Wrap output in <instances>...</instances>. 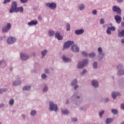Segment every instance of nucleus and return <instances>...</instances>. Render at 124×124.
I'll list each match as a JSON object with an SVG mask.
<instances>
[{"mask_svg": "<svg viewBox=\"0 0 124 124\" xmlns=\"http://www.w3.org/2000/svg\"><path fill=\"white\" fill-rule=\"evenodd\" d=\"M82 95L81 93L76 92L70 98L71 102L74 104L78 105L82 103L83 99L82 98Z\"/></svg>", "mask_w": 124, "mask_h": 124, "instance_id": "1", "label": "nucleus"}, {"mask_svg": "<svg viewBox=\"0 0 124 124\" xmlns=\"http://www.w3.org/2000/svg\"><path fill=\"white\" fill-rule=\"evenodd\" d=\"M17 4L16 1H14L13 2H12V7L9 11L10 13L12 14L14 12H15L16 13L18 12H20L21 13H23L24 11V9L23 7H18L17 8Z\"/></svg>", "mask_w": 124, "mask_h": 124, "instance_id": "2", "label": "nucleus"}, {"mask_svg": "<svg viewBox=\"0 0 124 124\" xmlns=\"http://www.w3.org/2000/svg\"><path fill=\"white\" fill-rule=\"evenodd\" d=\"M98 60L99 61H102L105 57V54L103 52L102 48L101 47H98Z\"/></svg>", "mask_w": 124, "mask_h": 124, "instance_id": "3", "label": "nucleus"}, {"mask_svg": "<svg viewBox=\"0 0 124 124\" xmlns=\"http://www.w3.org/2000/svg\"><path fill=\"white\" fill-rule=\"evenodd\" d=\"M49 110L51 111H57L58 110V106L56 104H54L53 102H50L49 103Z\"/></svg>", "mask_w": 124, "mask_h": 124, "instance_id": "4", "label": "nucleus"}, {"mask_svg": "<svg viewBox=\"0 0 124 124\" xmlns=\"http://www.w3.org/2000/svg\"><path fill=\"white\" fill-rule=\"evenodd\" d=\"M74 44V42L73 41H68L65 42L64 44V46L62 48V50L68 49L70 46Z\"/></svg>", "mask_w": 124, "mask_h": 124, "instance_id": "5", "label": "nucleus"}, {"mask_svg": "<svg viewBox=\"0 0 124 124\" xmlns=\"http://www.w3.org/2000/svg\"><path fill=\"white\" fill-rule=\"evenodd\" d=\"M78 82V81L77 79H74L71 82V84H70L71 86L72 87L74 86V89L75 91H76L77 89L79 87V86L78 85H77Z\"/></svg>", "mask_w": 124, "mask_h": 124, "instance_id": "6", "label": "nucleus"}, {"mask_svg": "<svg viewBox=\"0 0 124 124\" xmlns=\"http://www.w3.org/2000/svg\"><path fill=\"white\" fill-rule=\"evenodd\" d=\"M112 11H113V12H116L118 15H121L122 14V10L121 8L118 7V6H113L112 7Z\"/></svg>", "mask_w": 124, "mask_h": 124, "instance_id": "7", "label": "nucleus"}, {"mask_svg": "<svg viewBox=\"0 0 124 124\" xmlns=\"http://www.w3.org/2000/svg\"><path fill=\"white\" fill-rule=\"evenodd\" d=\"M20 59L23 61H26L30 58V56L27 54L21 53L20 54Z\"/></svg>", "mask_w": 124, "mask_h": 124, "instance_id": "8", "label": "nucleus"}, {"mask_svg": "<svg viewBox=\"0 0 124 124\" xmlns=\"http://www.w3.org/2000/svg\"><path fill=\"white\" fill-rule=\"evenodd\" d=\"M46 6L52 10H55L57 7V5L55 3H46Z\"/></svg>", "mask_w": 124, "mask_h": 124, "instance_id": "9", "label": "nucleus"}, {"mask_svg": "<svg viewBox=\"0 0 124 124\" xmlns=\"http://www.w3.org/2000/svg\"><path fill=\"white\" fill-rule=\"evenodd\" d=\"M92 85L95 88H97L99 87V82L95 79L93 80L92 81Z\"/></svg>", "mask_w": 124, "mask_h": 124, "instance_id": "10", "label": "nucleus"}, {"mask_svg": "<svg viewBox=\"0 0 124 124\" xmlns=\"http://www.w3.org/2000/svg\"><path fill=\"white\" fill-rule=\"evenodd\" d=\"M16 38L12 36L8 38L7 40V42L9 44H12L15 42H16Z\"/></svg>", "mask_w": 124, "mask_h": 124, "instance_id": "11", "label": "nucleus"}, {"mask_svg": "<svg viewBox=\"0 0 124 124\" xmlns=\"http://www.w3.org/2000/svg\"><path fill=\"white\" fill-rule=\"evenodd\" d=\"M114 20H115V22H116V23L119 24L121 23L122 18L121 16L116 15L114 16Z\"/></svg>", "mask_w": 124, "mask_h": 124, "instance_id": "12", "label": "nucleus"}, {"mask_svg": "<svg viewBox=\"0 0 124 124\" xmlns=\"http://www.w3.org/2000/svg\"><path fill=\"white\" fill-rule=\"evenodd\" d=\"M117 96H122V94L119 92L113 91L111 93V97L113 99H115Z\"/></svg>", "mask_w": 124, "mask_h": 124, "instance_id": "13", "label": "nucleus"}, {"mask_svg": "<svg viewBox=\"0 0 124 124\" xmlns=\"http://www.w3.org/2000/svg\"><path fill=\"white\" fill-rule=\"evenodd\" d=\"M72 50L76 53H78L79 51V47L76 45H73L71 47Z\"/></svg>", "mask_w": 124, "mask_h": 124, "instance_id": "14", "label": "nucleus"}, {"mask_svg": "<svg viewBox=\"0 0 124 124\" xmlns=\"http://www.w3.org/2000/svg\"><path fill=\"white\" fill-rule=\"evenodd\" d=\"M62 59L63 61V62H64L66 63H67L69 62H72L71 59L66 57L65 55L62 56Z\"/></svg>", "mask_w": 124, "mask_h": 124, "instance_id": "15", "label": "nucleus"}, {"mask_svg": "<svg viewBox=\"0 0 124 124\" xmlns=\"http://www.w3.org/2000/svg\"><path fill=\"white\" fill-rule=\"evenodd\" d=\"M55 38H57L59 41L62 40L63 39V36L60 35V33L57 31L55 33Z\"/></svg>", "mask_w": 124, "mask_h": 124, "instance_id": "16", "label": "nucleus"}, {"mask_svg": "<svg viewBox=\"0 0 124 124\" xmlns=\"http://www.w3.org/2000/svg\"><path fill=\"white\" fill-rule=\"evenodd\" d=\"M84 32V30L83 29L77 30L75 31V33L76 35H79L82 34Z\"/></svg>", "mask_w": 124, "mask_h": 124, "instance_id": "17", "label": "nucleus"}, {"mask_svg": "<svg viewBox=\"0 0 124 124\" xmlns=\"http://www.w3.org/2000/svg\"><path fill=\"white\" fill-rule=\"evenodd\" d=\"M21 83V81L20 80H15L13 82V85L15 86H18L20 85Z\"/></svg>", "mask_w": 124, "mask_h": 124, "instance_id": "18", "label": "nucleus"}, {"mask_svg": "<svg viewBox=\"0 0 124 124\" xmlns=\"http://www.w3.org/2000/svg\"><path fill=\"white\" fill-rule=\"evenodd\" d=\"M38 24V21L37 20H32L30 22L28 23V25L31 26L32 25H36Z\"/></svg>", "mask_w": 124, "mask_h": 124, "instance_id": "19", "label": "nucleus"}, {"mask_svg": "<svg viewBox=\"0 0 124 124\" xmlns=\"http://www.w3.org/2000/svg\"><path fill=\"white\" fill-rule=\"evenodd\" d=\"M118 36L119 38L124 37V30L118 31Z\"/></svg>", "mask_w": 124, "mask_h": 124, "instance_id": "20", "label": "nucleus"}, {"mask_svg": "<svg viewBox=\"0 0 124 124\" xmlns=\"http://www.w3.org/2000/svg\"><path fill=\"white\" fill-rule=\"evenodd\" d=\"M124 75V69L119 70L117 72V76H122Z\"/></svg>", "mask_w": 124, "mask_h": 124, "instance_id": "21", "label": "nucleus"}, {"mask_svg": "<svg viewBox=\"0 0 124 124\" xmlns=\"http://www.w3.org/2000/svg\"><path fill=\"white\" fill-rule=\"evenodd\" d=\"M47 49H45L43 50L41 52V55H42V59L44 58L46 55L47 54Z\"/></svg>", "mask_w": 124, "mask_h": 124, "instance_id": "22", "label": "nucleus"}, {"mask_svg": "<svg viewBox=\"0 0 124 124\" xmlns=\"http://www.w3.org/2000/svg\"><path fill=\"white\" fill-rule=\"evenodd\" d=\"M31 86L30 85H27L24 86L23 88V90L25 91H29L31 90Z\"/></svg>", "mask_w": 124, "mask_h": 124, "instance_id": "23", "label": "nucleus"}, {"mask_svg": "<svg viewBox=\"0 0 124 124\" xmlns=\"http://www.w3.org/2000/svg\"><path fill=\"white\" fill-rule=\"evenodd\" d=\"M61 111L63 115H67L69 114V111L68 109H62Z\"/></svg>", "mask_w": 124, "mask_h": 124, "instance_id": "24", "label": "nucleus"}, {"mask_svg": "<svg viewBox=\"0 0 124 124\" xmlns=\"http://www.w3.org/2000/svg\"><path fill=\"white\" fill-rule=\"evenodd\" d=\"M84 66H85L82 63V62H79L77 65V67L78 69H82L84 68Z\"/></svg>", "mask_w": 124, "mask_h": 124, "instance_id": "25", "label": "nucleus"}, {"mask_svg": "<svg viewBox=\"0 0 124 124\" xmlns=\"http://www.w3.org/2000/svg\"><path fill=\"white\" fill-rule=\"evenodd\" d=\"M78 8L79 10L82 11L85 9V6L83 4H79Z\"/></svg>", "mask_w": 124, "mask_h": 124, "instance_id": "26", "label": "nucleus"}, {"mask_svg": "<svg viewBox=\"0 0 124 124\" xmlns=\"http://www.w3.org/2000/svg\"><path fill=\"white\" fill-rule=\"evenodd\" d=\"M113 122V119L112 118H107L106 120V124H109Z\"/></svg>", "mask_w": 124, "mask_h": 124, "instance_id": "27", "label": "nucleus"}, {"mask_svg": "<svg viewBox=\"0 0 124 124\" xmlns=\"http://www.w3.org/2000/svg\"><path fill=\"white\" fill-rule=\"evenodd\" d=\"M89 56L90 58H91L92 59H94L96 56V55L95 53L93 52V53L89 54Z\"/></svg>", "mask_w": 124, "mask_h": 124, "instance_id": "28", "label": "nucleus"}, {"mask_svg": "<svg viewBox=\"0 0 124 124\" xmlns=\"http://www.w3.org/2000/svg\"><path fill=\"white\" fill-rule=\"evenodd\" d=\"M111 113L113 114V115H117L118 114V110L117 109H111Z\"/></svg>", "mask_w": 124, "mask_h": 124, "instance_id": "29", "label": "nucleus"}, {"mask_svg": "<svg viewBox=\"0 0 124 124\" xmlns=\"http://www.w3.org/2000/svg\"><path fill=\"white\" fill-rule=\"evenodd\" d=\"M82 62L83 65L86 66V65H87V64L89 62V61L87 59H84L83 60L82 62Z\"/></svg>", "mask_w": 124, "mask_h": 124, "instance_id": "30", "label": "nucleus"}, {"mask_svg": "<svg viewBox=\"0 0 124 124\" xmlns=\"http://www.w3.org/2000/svg\"><path fill=\"white\" fill-rule=\"evenodd\" d=\"M9 30H10L8 29L7 28H6V27H4L2 29V32L4 33H6V32H7Z\"/></svg>", "mask_w": 124, "mask_h": 124, "instance_id": "31", "label": "nucleus"}, {"mask_svg": "<svg viewBox=\"0 0 124 124\" xmlns=\"http://www.w3.org/2000/svg\"><path fill=\"white\" fill-rule=\"evenodd\" d=\"M54 31L50 30L48 31V35L49 37H52L54 35Z\"/></svg>", "mask_w": 124, "mask_h": 124, "instance_id": "32", "label": "nucleus"}, {"mask_svg": "<svg viewBox=\"0 0 124 124\" xmlns=\"http://www.w3.org/2000/svg\"><path fill=\"white\" fill-rule=\"evenodd\" d=\"M124 68V65L122 63H119L118 66H117V70H122Z\"/></svg>", "mask_w": 124, "mask_h": 124, "instance_id": "33", "label": "nucleus"}, {"mask_svg": "<svg viewBox=\"0 0 124 124\" xmlns=\"http://www.w3.org/2000/svg\"><path fill=\"white\" fill-rule=\"evenodd\" d=\"M48 90V87L47 85H45L44 89L42 90V92L44 93L47 92Z\"/></svg>", "mask_w": 124, "mask_h": 124, "instance_id": "34", "label": "nucleus"}, {"mask_svg": "<svg viewBox=\"0 0 124 124\" xmlns=\"http://www.w3.org/2000/svg\"><path fill=\"white\" fill-rule=\"evenodd\" d=\"M8 89L7 88H0V94H2L4 92L7 91Z\"/></svg>", "mask_w": 124, "mask_h": 124, "instance_id": "35", "label": "nucleus"}, {"mask_svg": "<svg viewBox=\"0 0 124 124\" xmlns=\"http://www.w3.org/2000/svg\"><path fill=\"white\" fill-rule=\"evenodd\" d=\"M82 54L84 57L88 58L89 54L86 51H82Z\"/></svg>", "mask_w": 124, "mask_h": 124, "instance_id": "36", "label": "nucleus"}, {"mask_svg": "<svg viewBox=\"0 0 124 124\" xmlns=\"http://www.w3.org/2000/svg\"><path fill=\"white\" fill-rule=\"evenodd\" d=\"M37 113V111L35 110H32L31 112V115L32 116H34Z\"/></svg>", "mask_w": 124, "mask_h": 124, "instance_id": "37", "label": "nucleus"}, {"mask_svg": "<svg viewBox=\"0 0 124 124\" xmlns=\"http://www.w3.org/2000/svg\"><path fill=\"white\" fill-rule=\"evenodd\" d=\"M109 102V98L108 97H106L104 98V103H108Z\"/></svg>", "mask_w": 124, "mask_h": 124, "instance_id": "38", "label": "nucleus"}, {"mask_svg": "<svg viewBox=\"0 0 124 124\" xmlns=\"http://www.w3.org/2000/svg\"><path fill=\"white\" fill-rule=\"evenodd\" d=\"M93 67L94 69H97L98 68L97 62H93Z\"/></svg>", "mask_w": 124, "mask_h": 124, "instance_id": "39", "label": "nucleus"}, {"mask_svg": "<svg viewBox=\"0 0 124 124\" xmlns=\"http://www.w3.org/2000/svg\"><path fill=\"white\" fill-rule=\"evenodd\" d=\"M41 78L42 79L45 80L47 78V76L46 74H42L41 75Z\"/></svg>", "mask_w": 124, "mask_h": 124, "instance_id": "40", "label": "nucleus"}, {"mask_svg": "<svg viewBox=\"0 0 124 124\" xmlns=\"http://www.w3.org/2000/svg\"><path fill=\"white\" fill-rule=\"evenodd\" d=\"M44 73H45V74H46L49 75L50 72L48 68H46L44 70Z\"/></svg>", "mask_w": 124, "mask_h": 124, "instance_id": "41", "label": "nucleus"}, {"mask_svg": "<svg viewBox=\"0 0 124 124\" xmlns=\"http://www.w3.org/2000/svg\"><path fill=\"white\" fill-rule=\"evenodd\" d=\"M105 111L104 110H102L100 112H99V116L100 117L102 118V115L104 114Z\"/></svg>", "mask_w": 124, "mask_h": 124, "instance_id": "42", "label": "nucleus"}, {"mask_svg": "<svg viewBox=\"0 0 124 124\" xmlns=\"http://www.w3.org/2000/svg\"><path fill=\"white\" fill-rule=\"evenodd\" d=\"M5 27H6L7 29H8L10 30L11 28V24L10 23H7Z\"/></svg>", "mask_w": 124, "mask_h": 124, "instance_id": "43", "label": "nucleus"}, {"mask_svg": "<svg viewBox=\"0 0 124 124\" xmlns=\"http://www.w3.org/2000/svg\"><path fill=\"white\" fill-rule=\"evenodd\" d=\"M14 102H15L14 100L13 99H11L10 100L9 103V105H10L12 106V105H14Z\"/></svg>", "mask_w": 124, "mask_h": 124, "instance_id": "44", "label": "nucleus"}, {"mask_svg": "<svg viewBox=\"0 0 124 124\" xmlns=\"http://www.w3.org/2000/svg\"><path fill=\"white\" fill-rule=\"evenodd\" d=\"M66 31H70V25L69 23H67L66 24Z\"/></svg>", "mask_w": 124, "mask_h": 124, "instance_id": "45", "label": "nucleus"}, {"mask_svg": "<svg viewBox=\"0 0 124 124\" xmlns=\"http://www.w3.org/2000/svg\"><path fill=\"white\" fill-rule=\"evenodd\" d=\"M107 33L108 35H110L111 34V30L109 29V28H108V29H107Z\"/></svg>", "mask_w": 124, "mask_h": 124, "instance_id": "46", "label": "nucleus"}, {"mask_svg": "<svg viewBox=\"0 0 124 124\" xmlns=\"http://www.w3.org/2000/svg\"><path fill=\"white\" fill-rule=\"evenodd\" d=\"M11 1V0H4L3 2V3L4 4H6L7 3H10Z\"/></svg>", "mask_w": 124, "mask_h": 124, "instance_id": "47", "label": "nucleus"}, {"mask_svg": "<svg viewBox=\"0 0 124 124\" xmlns=\"http://www.w3.org/2000/svg\"><path fill=\"white\" fill-rule=\"evenodd\" d=\"M87 72V71L86 69H84L83 71L81 72V75H84Z\"/></svg>", "mask_w": 124, "mask_h": 124, "instance_id": "48", "label": "nucleus"}, {"mask_svg": "<svg viewBox=\"0 0 124 124\" xmlns=\"http://www.w3.org/2000/svg\"><path fill=\"white\" fill-rule=\"evenodd\" d=\"M110 31H115L116 30V28L115 27H108Z\"/></svg>", "mask_w": 124, "mask_h": 124, "instance_id": "49", "label": "nucleus"}, {"mask_svg": "<svg viewBox=\"0 0 124 124\" xmlns=\"http://www.w3.org/2000/svg\"><path fill=\"white\" fill-rule=\"evenodd\" d=\"M28 0H20V2L22 3H26L28 2Z\"/></svg>", "mask_w": 124, "mask_h": 124, "instance_id": "50", "label": "nucleus"}, {"mask_svg": "<svg viewBox=\"0 0 124 124\" xmlns=\"http://www.w3.org/2000/svg\"><path fill=\"white\" fill-rule=\"evenodd\" d=\"M97 14V12L96 10H93V15H96Z\"/></svg>", "mask_w": 124, "mask_h": 124, "instance_id": "51", "label": "nucleus"}, {"mask_svg": "<svg viewBox=\"0 0 124 124\" xmlns=\"http://www.w3.org/2000/svg\"><path fill=\"white\" fill-rule=\"evenodd\" d=\"M105 23L104 19H101V20H100V24L103 25Z\"/></svg>", "mask_w": 124, "mask_h": 124, "instance_id": "52", "label": "nucleus"}, {"mask_svg": "<svg viewBox=\"0 0 124 124\" xmlns=\"http://www.w3.org/2000/svg\"><path fill=\"white\" fill-rule=\"evenodd\" d=\"M120 108L122 110H124V104H121V105H120Z\"/></svg>", "mask_w": 124, "mask_h": 124, "instance_id": "53", "label": "nucleus"}, {"mask_svg": "<svg viewBox=\"0 0 124 124\" xmlns=\"http://www.w3.org/2000/svg\"><path fill=\"white\" fill-rule=\"evenodd\" d=\"M72 121L76 122L78 121V119L77 118H74L72 119Z\"/></svg>", "mask_w": 124, "mask_h": 124, "instance_id": "54", "label": "nucleus"}, {"mask_svg": "<svg viewBox=\"0 0 124 124\" xmlns=\"http://www.w3.org/2000/svg\"><path fill=\"white\" fill-rule=\"evenodd\" d=\"M21 117H22V119H23L24 121L26 120V119H25L26 116H25V115L24 114H22V115H21Z\"/></svg>", "mask_w": 124, "mask_h": 124, "instance_id": "55", "label": "nucleus"}, {"mask_svg": "<svg viewBox=\"0 0 124 124\" xmlns=\"http://www.w3.org/2000/svg\"><path fill=\"white\" fill-rule=\"evenodd\" d=\"M5 105L3 103L0 104V108L4 107Z\"/></svg>", "mask_w": 124, "mask_h": 124, "instance_id": "56", "label": "nucleus"}, {"mask_svg": "<svg viewBox=\"0 0 124 124\" xmlns=\"http://www.w3.org/2000/svg\"><path fill=\"white\" fill-rule=\"evenodd\" d=\"M70 104V100L69 99H67L66 101L65 104L66 105H68Z\"/></svg>", "mask_w": 124, "mask_h": 124, "instance_id": "57", "label": "nucleus"}, {"mask_svg": "<svg viewBox=\"0 0 124 124\" xmlns=\"http://www.w3.org/2000/svg\"><path fill=\"white\" fill-rule=\"evenodd\" d=\"M6 37L5 36L3 37H0V41L3 40V39H5Z\"/></svg>", "mask_w": 124, "mask_h": 124, "instance_id": "58", "label": "nucleus"}, {"mask_svg": "<svg viewBox=\"0 0 124 124\" xmlns=\"http://www.w3.org/2000/svg\"><path fill=\"white\" fill-rule=\"evenodd\" d=\"M31 73H36V71L34 69H32V70H31Z\"/></svg>", "mask_w": 124, "mask_h": 124, "instance_id": "59", "label": "nucleus"}, {"mask_svg": "<svg viewBox=\"0 0 124 124\" xmlns=\"http://www.w3.org/2000/svg\"><path fill=\"white\" fill-rule=\"evenodd\" d=\"M124 1V0H117V2L121 3Z\"/></svg>", "mask_w": 124, "mask_h": 124, "instance_id": "60", "label": "nucleus"}, {"mask_svg": "<svg viewBox=\"0 0 124 124\" xmlns=\"http://www.w3.org/2000/svg\"><path fill=\"white\" fill-rule=\"evenodd\" d=\"M80 109L82 111H86V109L83 108H80Z\"/></svg>", "mask_w": 124, "mask_h": 124, "instance_id": "61", "label": "nucleus"}, {"mask_svg": "<svg viewBox=\"0 0 124 124\" xmlns=\"http://www.w3.org/2000/svg\"><path fill=\"white\" fill-rule=\"evenodd\" d=\"M121 27H122V28H124V22H121Z\"/></svg>", "mask_w": 124, "mask_h": 124, "instance_id": "62", "label": "nucleus"}, {"mask_svg": "<svg viewBox=\"0 0 124 124\" xmlns=\"http://www.w3.org/2000/svg\"><path fill=\"white\" fill-rule=\"evenodd\" d=\"M121 43L124 44V37L122 39H121Z\"/></svg>", "mask_w": 124, "mask_h": 124, "instance_id": "63", "label": "nucleus"}, {"mask_svg": "<svg viewBox=\"0 0 124 124\" xmlns=\"http://www.w3.org/2000/svg\"><path fill=\"white\" fill-rule=\"evenodd\" d=\"M38 18H39V20H42V17L41 16H39V17H38Z\"/></svg>", "mask_w": 124, "mask_h": 124, "instance_id": "64", "label": "nucleus"}]
</instances>
